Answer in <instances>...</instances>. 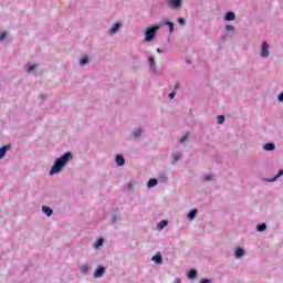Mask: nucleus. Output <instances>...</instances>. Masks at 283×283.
I'll return each instance as SVG.
<instances>
[{
    "label": "nucleus",
    "instance_id": "nucleus-1",
    "mask_svg": "<svg viewBox=\"0 0 283 283\" xmlns=\"http://www.w3.org/2000/svg\"><path fill=\"white\" fill-rule=\"evenodd\" d=\"M72 151H66L62 156L57 157L49 171V176H57V174H61V171L67 167V164L70 160H72Z\"/></svg>",
    "mask_w": 283,
    "mask_h": 283
},
{
    "label": "nucleus",
    "instance_id": "nucleus-2",
    "mask_svg": "<svg viewBox=\"0 0 283 283\" xmlns=\"http://www.w3.org/2000/svg\"><path fill=\"white\" fill-rule=\"evenodd\" d=\"M160 30V24H151L144 31V41L145 43H151L156 39V34Z\"/></svg>",
    "mask_w": 283,
    "mask_h": 283
},
{
    "label": "nucleus",
    "instance_id": "nucleus-3",
    "mask_svg": "<svg viewBox=\"0 0 283 283\" xmlns=\"http://www.w3.org/2000/svg\"><path fill=\"white\" fill-rule=\"evenodd\" d=\"M112 211H113L111 216L112 224H116V222H119L120 220H123V217L120 216V209L118 207L113 208Z\"/></svg>",
    "mask_w": 283,
    "mask_h": 283
},
{
    "label": "nucleus",
    "instance_id": "nucleus-4",
    "mask_svg": "<svg viewBox=\"0 0 283 283\" xmlns=\"http://www.w3.org/2000/svg\"><path fill=\"white\" fill-rule=\"evenodd\" d=\"M166 6L170 10H180L182 8V0H166Z\"/></svg>",
    "mask_w": 283,
    "mask_h": 283
},
{
    "label": "nucleus",
    "instance_id": "nucleus-5",
    "mask_svg": "<svg viewBox=\"0 0 283 283\" xmlns=\"http://www.w3.org/2000/svg\"><path fill=\"white\" fill-rule=\"evenodd\" d=\"M271 45H269V42L264 41L261 44V57L262 59H269V54H271L270 51Z\"/></svg>",
    "mask_w": 283,
    "mask_h": 283
},
{
    "label": "nucleus",
    "instance_id": "nucleus-6",
    "mask_svg": "<svg viewBox=\"0 0 283 283\" xmlns=\"http://www.w3.org/2000/svg\"><path fill=\"white\" fill-rule=\"evenodd\" d=\"M24 70L27 74H34V76H36V70H39V64L30 62L27 65H24Z\"/></svg>",
    "mask_w": 283,
    "mask_h": 283
},
{
    "label": "nucleus",
    "instance_id": "nucleus-7",
    "mask_svg": "<svg viewBox=\"0 0 283 283\" xmlns=\"http://www.w3.org/2000/svg\"><path fill=\"white\" fill-rule=\"evenodd\" d=\"M283 176V169H280L276 175H274L272 178H262L263 182H277V179L282 178Z\"/></svg>",
    "mask_w": 283,
    "mask_h": 283
},
{
    "label": "nucleus",
    "instance_id": "nucleus-8",
    "mask_svg": "<svg viewBox=\"0 0 283 283\" xmlns=\"http://www.w3.org/2000/svg\"><path fill=\"white\" fill-rule=\"evenodd\" d=\"M106 268L104 265H97V268L94 271V277L95 280H98V277H103L105 275Z\"/></svg>",
    "mask_w": 283,
    "mask_h": 283
},
{
    "label": "nucleus",
    "instance_id": "nucleus-9",
    "mask_svg": "<svg viewBox=\"0 0 283 283\" xmlns=\"http://www.w3.org/2000/svg\"><path fill=\"white\" fill-rule=\"evenodd\" d=\"M158 25H160V28H163V25H166L168 28L169 34H174V22H171L170 20L165 19L159 22Z\"/></svg>",
    "mask_w": 283,
    "mask_h": 283
},
{
    "label": "nucleus",
    "instance_id": "nucleus-10",
    "mask_svg": "<svg viewBox=\"0 0 283 283\" xmlns=\"http://www.w3.org/2000/svg\"><path fill=\"white\" fill-rule=\"evenodd\" d=\"M10 149H12L11 144L3 145L2 147H0V160H3V158H6V154H8Z\"/></svg>",
    "mask_w": 283,
    "mask_h": 283
},
{
    "label": "nucleus",
    "instance_id": "nucleus-11",
    "mask_svg": "<svg viewBox=\"0 0 283 283\" xmlns=\"http://www.w3.org/2000/svg\"><path fill=\"white\" fill-rule=\"evenodd\" d=\"M115 164L117 167H125V155L124 154H117L115 156Z\"/></svg>",
    "mask_w": 283,
    "mask_h": 283
},
{
    "label": "nucleus",
    "instance_id": "nucleus-12",
    "mask_svg": "<svg viewBox=\"0 0 283 283\" xmlns=\"http://www.w3.org/2000/svg\"><path fill=\"white\" fill-rule=\"evenodd\" d=\"M123 28V24L120 22H115L111 29L108 30V34H116L119 32V30Z\"/></svg>",
    "mask_w": 283,
    "mask_h": 283
},
{
    "label": "nucleus",
    "instance_id": "nucleus-13",
    "mask_svg": "<svg viewBox=\"0 0 283 283\" xmlns=\"http://www.w3.org/2000/svg\"><path fill=\"white\" fill-rule=\"evenodd\" d=\"M244 255H247V251L244 250V248L242 247L235 248L234 258H237V260H240V258H244Z\"/></svg>",
    "mask_w": 283,
    "mask_h": 283
},
{
    "label": "nucleus",
    "instance_id": "nucleus-14",
    "mask_svg": "<svg viewBox=\"0 0 283 283\" xmlns=\"http://www.w3.org/2000/svg\"><path fill=\"white\" fill-rule=\"evenodd\" d=\"M223 21H227V22L235 21V12L227 11L223 15Z\"/></svg>",
    "mask_w": 283,
    "mask_h": 283
},
{
    "label": "nucleus",
    "instance_id": "nucleus-15",
    "mask_svg": "<svg viewBox=\"0 0 283 283\" xmlns=\"http://www.w3.org/2000/svg\"><path fill=\"white\" fill-rule=\"evenodd\" d=\"M42 213H44L46 218H52V216H54V210L50 208V206H42Z\"/></svg>",
    "mask_w": 283,
    "mask_h": 283
},
{
    "label": "nucleus",
    "instance_id": "nucleus-16",
    "mask_svg": "<svg viewBox=\"0 0 283 283\" xmlns=\"http://www.w3.org/2000/svg\"><path fill=\"white\" fill-rule=\"evenodd\" d=\"M187 277L188 280H196L198 277V270L196 269H190L188 272H187Z\"/></svg>",
    "mask_w": 283,
    "mask_h": 283
},
{
    "label": "nucleus",
    "instance_id": "nucleus-17",
    "mask_svg": "<svg viewBox=\"0 0 283 283\" xmlns=\"http://www.w3.org/2000/svg\"><path fill=\"white\" fill-rule=\"evenodd\" d=\"M196 216H198V210L197 209H191L187 213V220H189L191 222V221L196 220Z\"/></svg>",
    "mask_w": 283,
    "mask_h": 283
},
{
    "label": "nucleus",
    "instance_id": "nucleus-18",
    "mask_svg": "<svg viewBox=\"0 0 283 283\" xmlns=\"http://www.w3.org/2000/svg\"><path fill=\"white\" fill-rule=\"evenodd\" d=\"M151 262L156 264H163V254L160 252H157L153 258Z\"/></svg>",
    "mask_w": 283,
    "mask_h": 283
},
{
    "label": "nucleus",
    "instance_id": "nucleus-19",
    "mask_svg": "<svg viewBox=\"0 0 283 283\" xmlns=\"http://www.w3.org/2000/svg\"><path fill=\"white\" fill-rule=\"evenodd\" d=\"M148 63H149L150 70H153V72L156 74L158 72V70L155 69L156 67V59H154V56H149Z\"/></svg>",
    "mask_w": 283,
    "mask_h": 283
},
{
    "label": "nucleus",
    "instance_id": "nucleus-20",
    "mask_svg": "<svg viewBox=\"0 0 283 283\" xmlns=\"http://www.w3.org/2000/svg\"><path fill=\"white\" fill-rule=\"evenodd\" d=\"M264 151H275V144L270 142L263 145Z\"/></svg>",
    "mask_w": 283,
    "mask_h": 283
},
{
    "label": "nucleus",
    "instance_id": "nucleus-21",
    "mask_svg": "<svg viewBox=\"0 0 283 283\" xmlns=\"http://www.w3.org/2000/svg\"><path fill=\"white\" fill-rule=\"evenodd\" d=\"M158 185V179L156 178H150L147 182V188L148 189H154Z\"/></svg>",
    "mask_w": 283,
    "mask_h": 283
},
{
    "label": "nucleus",
    "instance_id": "nucleus-22",
    "mask_svg": "<svg viewBox=\"0 0 283 283\" xmlns=\"http://www.w3.org/2000/svg\"><path fill=\"white\" fill-rule=\"evenodd\" d=\"M143 128H135L133 132H132V136L135 137V138H140L143 136Z\"/></svg>",
    "mask_w": 283,
    "mask_h": 283
},
{
    "label": "nucleus",
    "instance_id": "nucleus-23",
    "mask_svg": "<svg viewBox=\"0 0 283 283\" xmlns=\"http://www.w3.org/2000/svg\"><path fill=\"white\" fill-rule=\"evenodd\" d=\"M256 231L258 233H264V231H266V223L262 222L256 224Z\"/></svg>",
    "mask_w": 283,
    "mask_h": 283
},
{
    "label": "nucleus",
    "instance_id": "nucleus-24",
    "mask_svg": "<svg viewBox=\"0 0 283 283\" xmlns=\"http://www.w3.org/2000/svg\"><path fill=\"white\" fill-rule=\"evenodd\" d=\"M105 244V239L104 238H98L96 242L93 244L94 249H98L99 247H103Z\"/></svg>",
    "mask_w": 283,
    "mask_h": 283
},
{
    "label": "nucleus",
    "instance_id": "nucleus-25",
    "mask_svg": "<svg viewBox=\"0 0 283 283\" xmlns=\"http://www.w3.org/2000/svg\"><path fill=\"white\" fill-rule=\"evenodd\" d=\"M168 224H169V221H167V220H161V221L157 224L158 231H163V229H165V227H167Z\"/></svg>",
    "mask_w": 283,
    "mask_h": 283
},
{
    "label": "nucleus",
    "instance_id": "nucleus-26",
    "mask_svg": "<svg viewBox=\"0 0 283 283\" xmlns=\"http://www.w3.org/2000/svg\"><path fill=\"white\" fill-rule=\"evenodd\" d=\"M90 63V57L87 55H84L81 60H80V65L85 66Z\"/></svg>",
    "mask_w": 283,
    "mask_h": 283
},
{
    "label": "nucleus",
    "instance_id": "nucleus-27",
    "mask_svg": "<svg viewBox=\"0 0 283 283\" xmlns=\"http://www.w3.org/2000/svg\"><path fill=\"white\" fill-rule=\"evenodd\" d=\"M224 30L226 32H235V27L233 24H226Z\"/></svg>",
    "mask_w": 283,
    "mask_h": 283
},
{
    "label": "nucleus",
    "instance_id": "nucleus-28",
    "mask_svg": "<svg viewBox=\"0 0 283 283\" xmlns=\"http://www.w3.org/2000/svg\"><path fill=\"white\" fill-rule=\"evenodd\" d=\"M226 120H227V118L224 117V115H219L217 117L218 125H223Z\"/></svg>",
    "mask_w": 283,
    "mask_h": 283
},
{
    "label": "nucleus",
    "instance_id": "nucleus-29",
    "mask_svg": "<svg viewBox=\"0 0 283 283\" xmlns=\"http://www.w3.org/2000/svg\"><path fill=\"white\" fill-rule=\"evenodd\" d=\"M187 140H189V132L180 138L179 143L185 144L187 143Z\"/></svg>",
    "mask_w": 283,
    "mask_h": 283
},
{
    "label": "nucleus",
    "instance_id": "nucleus-30",
    "mask_svg": "<svg viewBox=\"0 0 283 283\" xmlns=\"http://www.w3.org/2000/svg\"><path fill=\"white\" fill-rule=\"evenodd\" d=\"M174 161L178 163V160H180V158H182V154L180 153H176L172 155Z\"/></svg>",
    "mask_w": 283,
    "mask_h": 283
},
{
    "label": "nucleus",
    "instance_id": "nucleus-31",
    "mask_svg": "<svg viewBox=\"0 0 283 283\" xmlns=\"http://www.w3.org/2000/svg\"><path fill=\"white\" fill-rule=\"evenodd\" d=\"M157 180H159V182H167V175L160 174Z\"/></svg>",
    "mask_w": 283,
    "mask_h": 283
},
{
    "label": "nucleus",
    "instance_id": "nucleus-32",
    "mask_svg": "<svg viewBox=\"0 0 283 283\" xmlns=\"http://www.w3.org/2000/svg\"><path fill=\"white\" fill-rule=\"evenodd\" d=\"M81 271H82V273H88L90 272V265H87V264H83V265H81Z\"/></svg>",
    "mask_w": 283,
    "mask_h": 283
},
{
    "label": "nucleus",
    "instance_id": "nucleus-33",
    "mask_svg": "<svg viewBox=\"0 0 283 283\" xmlns=\"http://www.w3.org/2000/svg\"><path fill=\"white\" fill-rule=\"evenodd\" d=\"M177 23H179V25H181V27H185V25H187V20H185V18H178Z\"/></svg>",
    "mask_w": 283,
    "mask_h": 283
},
{
    "label": "nucleus",
    "instance_id": "nucleus-34",
    "mask_svg": "<svg viewBox=\"0 0 283 283\" xmlns=\"http://www.w3.org/2000/svg\"><path fill=\"white\" fill-rule=\"evenodd\" d=\"M211 180H213V175H206V176L203 177V181H205V182H211Z\"/></svg>",
    "mask_w": 283,
    "mask_h": 283
},
{
    "label": "nucleus",
    "instance_id": "nucleus-35",
    "mask_svg": "<svg viewBox=\"0 0 283 283\" xmlns=\"http://www.w3.org/2000/svg\"><path fill=\"white\" fill-rule=\"evenodd\" d=\"M6 39H8V32L2 31V32L0 33V41H6Z\"/></svg>",
    "mask_w": 283,
    "mask_h": 283
},
{
    "label": "nucleus",
    "instance_id": "nucleus-36",
    "mask_svg": "<svg viewBox=\"0 0 283 283\" xmlns=\"http://www.w3.org/2000/svg\"><path fill=\"white\" fill-rule=\"evenodd\" d=\"M199 283H213V281L211 279L203 277L199 281Z\"/></svg>",
    "mask_w": 283,
    "mask_h": 283
},
{
    "label": "nucleus",
    "instance_id": "nucleus-37",
    "mask_svg": "<svg viewBox=\"0 0 283 283\" xmlns=\"http://www.w3.org/2000/svg\"><path fill=\"white\" fill-rule=\"evenodd\" d=\"M169 101H174L176 98V91H172L170 94H168Z\"/></svg>",
    "mask_w": 283,
    "mask_h": 283
},
{
    "label": "nucleus",
    "instance_id": "nucleus-38",
    "mask_svg": "<svg viewBox=\"0 0 283 283\" xmlns=\"http://www.w3.org/2000/svg\"><path fill=\"white\" fill-rule=\"evenodd\" d=\"M276 101L283 103V91L277 95Z\"/></svg>",
    "mask_w": 283,
    "mask_h": 283
},
{
    "label": "nucleus",
    "instance_id": "nucleus-39",
    "mask_svg": "<svg viewBox=\"0 0 283 283\" xmlns=\"http://www.w3.org/2000/svg\"><path fill=\"white\" fill-rule=\"evenodd\" d=\"M127 190L134 191V184L132 181L127 184Z\"/></svg>",
    "mask_w": 283,
    "mask_h": 283
},
{
    "label": "nucleus",
    "instance_id": "nucleus-40",
    "mask_svg": "<svg viewBox=\"0 0 283 283\" xmlns=\"http://www.w3.org/2000/svg\"><path fill=\"white\" fill-rule=\"evenodd\" d=\"M179 88H180V83L177 82V83L175 84L174 92H178Z\"/></svg>",
    "mask_w": 283,
    "mask_h": 283
},
{
    "label": "nucleus",
    "instance_id": "nucleus-41",
    "mask_svg": "<svg viewBox=\"0 0 283 283\" xmlns=\"http://www.w3.org/2000/svg\"><path fill=\"white\" fill-rule=\"evenodd\" d=\"M157 54H165V50H163V49H157Z\"/></svg>",
    "mask_w": 283,
    "mask_h": 283
},
{
    "label": "nucleus",
    "instance_id": "nucleus-42",
    "mask_svg": "<svg viewBox=\"0 0 283 283\" xmlns=\"http://www.w3.org/2000/svg\"><path fill=\"white\" fill-rule=\"evenodd\" d=\"M221 41H227V34L221 35Z\"/></svg>",
    "mask_w": 283,
    "mask_h": 283
},
{
    "label": "nucleus",
    "instance_id": "nucleus-43",
    "mask_svg": "<svg viewBox=\"0 0 283 283\" xmlns=\"http://www.w3.org/2000/svg\"><path fill=\"white\" fill-rule=\"evenodd\" d=\"M41 98H42V101H45V98H48V95L42 94Z\"/></svg>",
    "mask_w": 283,
    "mask_h": 283
},
{
    "label": "nucleus",
    "instance_id": "nucleus-44",
    "mask_svg": "<svg viewBox=\"0 0 283 283\" xmlns=\"http://www.w3.org/2000/svg\"><path fill=\"white\" fill-rule=\"evenodd\" d=\"M175 283H182L180 279H176Z\"/></svg>",
    "mask_w": 283,
    "mask_h": 283
},
{
    "label": "nucleus",
    "instance_id": "nucleus-45",
    "mask_svg": "<svg viewBox=\"0 0 283 283\" xmlns=\"http://www.w3.org/2000/svg\"><path fill=\"white\" fill-rule=\"evenodd\" d=\"M186 63H188V65H190V63H191V60H187V61H186Z\"/></svg>",
    "mask_w": 283,
    "mask_h": 283
}]
</instances>
